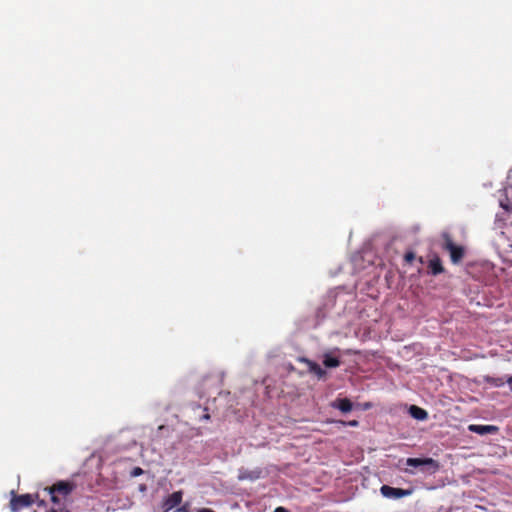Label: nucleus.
I'll return each instance as SVG.
<instances>
[{"mask_svg":"<svg viewBox=\"0 0 512 512\" xmlns=\"http://www.w3.org/2000/svg\"><path fill=\"white\" fill-rule=\"evenodd\" d=\"M428 269H429V272H430L432 275H438V274H441V273L444 271V268H443V265H442L441 259H440L439 257H437V256H435L434 258H432V259L429 261Z\"/></svg>","mask_w":512,"mask_h":512,"instance_id":"obj_8","label":"nucleus"},{"mask_svg":"<svg viewBox=\"0 0 512 512\" xmlns=\"http://www.w3.org/2000/svg\"><path fill=\"white\" fill-rule=\"evenodd\" d=\"M38 499V494L14 495L10 501L12 512H18L25 507L31 506Z\"/></svg>","mask_w":512,"mask_h":512,"instance_id":"obj_4","label":"nucleus"},{"mask_svg":"<svg viewBox=\"0 0 512 512\" xmlns=\"http://www.w3.org/2000/svg\"><path fill=\"white\" fill-rule=\"evenodd\" d=\"M204 419H209V415H208V414H206V415L204 416Z\"/></svg>","mask_w":512,"mask_h":512,"instance_id":"obj_25","label":"nucleus"},{"mask_svg":"<svg viewBox=\"0 0 512 512\" xmlns=\"http://www.w3.org/2000/svg\"><path fill=\"white\" fill-rule=\"evenodd\" d=\"M144 473L143 469L140 468V467H134L131 472H130V476L131 477H138L140 475H142Z\"/></svg>","mask_w":512,"mask_h":512,"instance_id":"obj_14","label":"nucleus"},{"mask_svg":"<svg viewBox=\"0 0 512 512\" xmlns=\"http://www.w3.org/2000/svg\"><path fill=\"white\" fill-rule=\"evenodd\" d=\"M308 364V369L311 373L315 374L319 379H322L326 376V371L316 362L311 360H306Z\"/></svg>","mask_w":512,"mask_h":512,"instance_id":"obj_11","label":"nucleus"},{"mask_svg":"<svg viewBox=\"0 0 512 512\" xmlns=\"http://www.w3.org/2000/svg\"><path fill=\"white\" fill-rule=\"evenodd\" d=\"M469 430L480 435L497 431V427L492 425H470Z\"/></svg>","mask_w":512,"mask_h":512,"instance_id":"obj_10","label":"nucleus"},{"mask_svg":"<svg viewBox=\"0 0 512 512\" xmlns=\"http://www.w3.org/2000/svg\"><path fill=\"white\" fill-rule=\"evenodd\" d=\"M175 512H190L189 504L186 503L182 506H178Z\"/></svg>","mask_w":512,"mask_h":512,"instance_id":"obj_16","label":"nucleus"},{"mask_svg":"<svg viewBox=\"0 0 512 512\" xmlns=\"http://www.w3.org/2000/svg\"><path fill=\"white\" fill-rule=\"evenodd\" d=\"M346 424L351 427H357L359 425V422L357 420H351V421L347 422Z\"/></svg>","mask_w":512,"mask_h":512,"instance_id":"obj_17","label":"nucleus"},{"mask_svg":"<svg viewBox=\"0 0 512 512\" xmlns=\"http://www.w3.org/2000/svg\"><path fill=\"white\" fill-rule=\"evenodd\" d=\"M48 512H71V511L68 509L57 510V509L52 508Z\"/></svg>","mask_w":512,"mask_h":512,"instance_id":"obj_19","label":"nucleus"},{"mask_svg":"<svg viewBox=\"0 0 512 512\" xmlns=\"http://www.w3.org/2000/svg\"><path fill=\"white\" fill-rule=\"evenodd\" d=\"M443 239H444L443 249L449 252L450 259H451L452 263L457 264V263L461 262L465 255V250H464L463 246L456 245L453 242L450 235L447 233L443 234Z\"/></svg>","mask_w":512,"mask_h":512,"instance_id":"obj_3","label":"nucleus"},{"mask_svg":"<svg viewBox=\"0 0 512 512\" xmlns=\"http://www.w3.org/2000/svg\"><path fill=\"white\" fill-rule=\"evenodd\" d=\"M197 512H215V511H213L212 509H209V508H201Z\"/></svg>","mask_w":512,"mask_h":512,"instance_id":"obj_21","label":"nucleus"},{"mask_svg":"<svg viewBox=\"0 0 512 512\" xmlns=\"http://www.w3.org/2000/svg\"><path fill=\"white\" fill-rule=\"evenodd\" d=\"M76 488V484L72 481L60 480L51 486L45 487L44 491L50 495L53 504H60V497L66 498Z\"/></svg>","mask_w":512,"mask_h":512,"instance_id":"obj_1","label":"nucleus"},{"mask_svg":"<svg viewBox=\"0 0 512 512\" xmlns=\"http://www.w3.org/2000/svg\"><path fill=\"white\" fill-rule=\"evenodd\" d=\"M332 406L343 413H348L353 409V403L348 398H338L333 402Z\"/></svg>","mask_w":512,"mask_h":512,"instance_id":"obj_7","label":"nucleus"},{"mask_svg":"<svg viewBox=\"0 0 512 512\" xmlns=\"http://www.w3.org/2000/svg\"><path fill=\"white\" fill-rule=\"evenodd\" d=\"M406 472H408L409 474H413V471L410 470H406Z\"/></svg>","mask_w":512,"mask_h":512,"instance_id":"obj_26","label":"nucleus"},{"mask_svg":"<svg viewBox=\"0 0 512 512\" xmlns=\"http://www.w3.org/2000/svg\"><path fill=\"white\" fill-rule=\"evenodd\" d=\"M370 407H371V405H370L369 403L365 404V408H366V409H368V408H370Z\"/></svg>","mask_w":512,"mask_h":512,"instance_id":"obj_24","label":"nucleus"},{"mask_svg":"<svg viewBox=\"0 0 512 512\" xmlns=\"http://www.w3.org/2000/svg\"><path fill=\"white\" fill-rule=\"evenodd\" d=\"M404 259L406 262L411 263L415 259V254L413 252H407Z\"/></svg>","mask_w":512,"mask_h":512,"instance_id":"obj_15","label":"nucleus"},{"mask_svg":"<svg viewBox=\"0 0 512 512\" xmlns=\"http://www.w3.org/2000/svg\"><path fill=\"white\" fill-rule=\"evenodd\" d=\"M507 383L510 385L512 384V377L507 380Z\"/></svg>","mask_w":512,"mask_h":512,"instance_id":"obj_23","label":"nucleus"},{"mask_svg":"<svg viewBox=\"0 0 512 512\" xmlns=\"http://www.w3.org/2000/svg\"><path fill=\"white\" fill-rule=\"evenodd\" d=\"M261 477V470L257 469V470H245V471H241L240 474H239V480H257Z\"/></svg>","mask_w":512,"mask_h":512,"instance_id":"obj_12","label":"nucleus"},{"mask_svg":"<svg viewBox=\"0 0 512 512\" xmlns=\"http://www.w3.org/2000/svg\"><path fill=\"white\" fill-rule=\"evenodd\" d=\"M323 364L327 368H336L340 366L341 362L337 357L332 356L331 353H325L323 355Z\"/></svg>","mask_w":512,"mask_h":512,"instance_id":"obj_13","label":"nucleus"},{"mask_svg":"<svg viewBox=\"0 0 512 512\" xmlns=\"http://www.w3.org/2000/svg\"><path fill=\"white\" fill-rule=\"evenodd\" d=\"M183 498V492L182 491H175L172 494H170L167 498H165L163 502V507L165 509V512L176 508L181 504Z\"/></svg>","mask_w":512,"mask_h":512,"instance_id":"obj_6","label":"nucleus"},{"mask_svg":"<svg viewBox=\"0 0 512 512\" xmlns=\"http://www.w3.org/2000/svg\"><path fill=\"white\" fill-rule=\"evenodd\" d=\"M406 465L410 467L420 468V471L427 474H435L440 469V464L437 460L426 458H407Z\"/></svg>","mask_w":512,"mask_h":512,"instance_id":"obj_2","label":"nucleus"},{"mask_svg":"<svg viewBox=\"0 0 512 512\" xmlns=\"http://www.w3.org/2000/svg\"><path fill=\"white\" fill-rule=\"evenodd\" d=\"M274 512H288L284 507H277Z\"/></svg>","mask_w":512,"mask_h":512,"instance_id":"obj_22","label":"nucleus"},{"mask_svg":"<svg viewBox=\"0 0 512 512\" xmlns=\"http://www.w3.org/2000/svg\"><path fill=\"white\" fill-rule=\"evenodd\" d=\"M500 205L503 209H505L506 211H509V204L508 203H504V202H500Z\"/></svg>","mask_w":512,"mask_h":512,"instance_id":"obj_20","label":"nucleus"},{"mask_svg":"<svg viewBox=\"0 0 512 512\" xmlns=\"http://www.w3.org/2000/svg\"><path fill=\"white\" fill-rule=\"evenodd\" d=\"M381 494L386 498H402L411 495L412 490L410 489H402V488H395L391 487L389 485H383L380 488Z\"/></svg>","mask_w":512,"mask_h":512,"instance_id":"obj_5","label":"nucleus"},{"mask_svg":"<svg viewBox=\"0 0 512 512\" xmlns=\"http://www.w3.org/2000/svg\"><path fill=\"white\" fill-rule=\"evenodd\" d=\"M35 502L37 503V505L39 507H45L46 506V502L44 500L39 499V498Z\"/></svg>","mask_w":512,"mask_h":512,"instance_id":"obj_18","label":"nucleus"},{"mask_svg":"<svg viewBox=\"0 0 512 512\" xmlns=\"http://www.w3.org/2000/svg\"><path fill=\"white\" fill-rule=\"evenodd\" d=\"M410 415L417 420H426L428 418V413L426 410H424L421 407H418L416 405H411L409 408Z\"/></svg>","mask_w":512,"mask_h":512,"instance_id":"obj_9","label":"nucleus"}]
</instances>
